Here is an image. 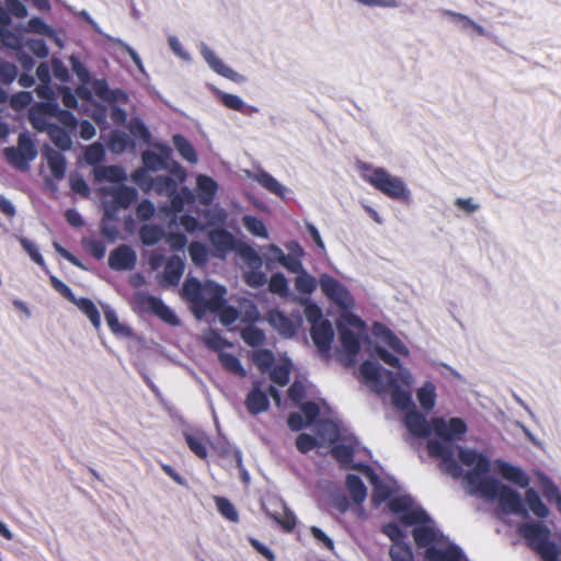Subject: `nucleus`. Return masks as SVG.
I'll use <instances>...</instances> for the list:
<instances>
[{
  "label": "nucleus",
  "mask_w": 561,
  "mask_h": 561,
  "mask_svg": "<svg viewBox=\"0 0 561 561\" xmlns=\"http://www.w3.org/2000/svg\"><path fill=\"white\" fill-rule=\"evenodd\" d=\"M427 448L431 456L440 460L445 472L461 480L468 493L497 503L504 512L524 513L520 493L496 478L500 476L518 488H526L530 484V477L520 467L501 459L491 460L471 447H459L457 459L450 456L448 446L432 442Z\"/></svg>",
  "instance_id": "f257e3e1"
},
{
  "label": "nucleus",
  "mask_w": 561,
  "mask_h": 561,
  "mask_svg": "<svg viewBox=\"0 0 561 561\" xmlns=\"http://www.w3.org/2000/svg\"><path fill=\"white\" fill-rule=\"evenodd\" d=\"M373 353L392 369H385L378 363L366 360L360 366V376L365 383L374 391L388 396L391 403L400 410L411 409L405 415V426L409 432L419 437L433 433L431 421L415 410L412 401V387L415 378L413 373L400 365L397 356L410 355L407 345L387 327L374 323L371 327Z\"/></svg>",
  "instance_id": "f03ea898"
},
{
  "label": "nucleus",
  "mask_w": 561,
  "mask_h": 561,
  "mask_svg": "<svg viewBox=\"0 0 561 561\" xmlns=\"http://www.w3.org/2000/svg\"><path fill=\"white\" fill-rule=\"evenodd\" d=\"M362 472L374 485L373 502H387L404 526L413 527L414 541L419 549L424 550L426 561H460V550L440 534L423 508L392 478H380L367 467Z\"/></svg>",
  "instance_id": "7ed1b4c3"
},
{
  "label": "nucleus",
  "mask_w": 561,
  "mask_h": 561,
  "mask_svg": "<svg viewBox=\"0 0 561 561\" xmlns=\"http://www.w3.org/2000/svg\"><path fill=\"white\" fill-rule=\"evenodd\" d=\"M319 286L322 295L339 311L336 327L340 333L342 360L346 366L354 365L360 347L359 337L365 330V322L355 313V298L345 284L328 273L319 275Z\"/></svg>",
  "instance_id": "20e7f679"
},
{
  "label": "nucleus",
  "mask_w": 561,
  "mask_h": 561,
  "mask_svg": "<svg viewBox=\"0 0 561 561\" xmlns=\"http://www.w3.org/2000/svg\"><path fill=\"white\" fill-rule=\"evenodd\" d=\"M93 175L98 183H110L99 188L102 197L105 216L107 218L115 217L118 208L129 207L137 198L136 190L123 184L127 179L124 169L117 165H103L93 169Z\"/></svg>",
  "instance_id": "39448f33"
},
{
  "label": "nucleus",
  "mask_w": 561,
  "mask_h": 561,
  "mask_svg": "<svg viewBox=\"0 0 561 561\" xmlns=\"http://www.w3.org/2000/svg\"><path fill=\"white\" fill-rule=\"evenodd\" d=\"M227 290L215 282L201 283L188 278L183 285L182 295L192 305L196 318L201 319L207 312H215L222 307Z\"/></svg>",
  "instance_id": "423d86ee"
},
{
  "label": "nucleus",
  "mask_w": 561,
  "mask_h": 561,
  "mask_svg": "<svg viewBox=\"0 0 561 561\" xmlns=\"http://www.w3.org/2000/svg\"><path fill=\"white\" fill-rule=\"evenodd\" d=\"M358 173L362 180L385 196L403 204L412 202V191L404 179L387 169L362 163L358 165Z\"/></svg>",
  "instance_id": "0eeeda50"
},
{
  "label": "nucleus",
  "mask_w": 561,
  "mask_h": 561,
  "mask_svg": "<svg viewBox=\"0 0 561 561\" xmlns=\"http://www.w3.org/2000/svg\"><path fill=\"white\" fill-rule=\"evenodd\" d=\"M518 533L543 561H561V547L550 539L551 530L546 524L537 520L525 522L520 524Z\"/></svg>",
  "instance_id": "6e6552de"
},
{
  "label": "nucleus",
  "mask_w": 561,
  "mask_h": 561,
  "mask_svg": "<svg viewBox=\"0 0 561 561\" xmlns=\"http://www.w3.org/2000/svg\"><path fill=\"white\" fill-rule=\"evenodd\" d=\"M251 359L260 370H268L272 381L276 385L283 387L288 382L293 367L288 357L280 356L275 359L270 351L255 350L251 353Z\"/></svg>",
  "instance_id": "1a4fd4ad"
},
{
  "label": "nucleus",
  "mask_w": 561,
  "mask_h": 561,
  "mask_svg": "<svg viewBox=\"0 0 561 561\" xmlns=\"http://www.w3.org/2000/svg\"><path fill=\"white\" fill-rule=\"evenodd\" d=\"M431 428L438 440L432 439L440 446H448L450 448V456L454 455L453 442L462 439L468 426L461 417H434L431 420Z\"/></svg>",
  "instance_id": "9d476101"
},
{
  "label": "nucleus",
  "mask_w": 561,
  "mask_h": 561,
  "mask_svg": "<svg viewBox=\"0 0 561 561\" xmlns=\"http://www.w3.org/2000/svg\"><path fill=\"white\" fill-rule=\"evenodd\" d=\"M381 533L391 541L389 557L391 561H413V553L405 542L407 535L396 523H387L381 526Z\"/></svg>",
  "instance_id": "9b49d317"
},
{
  "label": "nucleus",
  "mask_w": 561,
  "mask_h": 561,
  "mask_svg": "<svg viewBox=\"0 0 561 561\" xmlns=\"http://www.w3.org/2000/svg\"><path fill=\"white\" fill-rule=\"evenodd\" d=\"M337 437L339 430L336 424L325 421L321 423V428L318 431V437H313L307 433L298 435L296 438V447L300 453L307 454L322 444L335 442Z\"/></svg>",
  "instance_id": "f8f14e48"
},
{
  "label": "nucleus",
  "mask_w": 561,
  "mask_h": 561,
  "mask_svg": "<svg viewBox=\"0 0 561 561\" xmlns=\"http://www.w3.org/2000/svg\"><path fill=\"white\" fill-rule=\"evenodd\" d=\"M135 301L141 310L153 313L165 323L172 327L180 325L178 316L161 299L145 293H138L135 296Z\"/></svg>",
  "instance_id": "ddd939ff"
},
{
  "label": "nucleus",
  "mask_w": 561,
  "mask_h": 561,
  "mask_svg": "<svg viewBox=\"0 0 561 561\" xmlns=\"http://www.w3.org/2000/svg\"><path fill=\"white\" fill-rule=\"evenodd\" d=\"M133 181L144 191H154L158 194L173 195L176 183L169 176L151 179L145 169H138L133 173Z\"/></svg>",
  "instance_id": "4468645a"
},
{
  "label": "nucleus",
  "mask_w": 561,
  "mask_h": 561,
  "mask_svg": "<svg viewBox=\"0 0 561 561\" xmlns=\"http://www.w3.org/2000/svg\"><path fill=\"white\" fill-rule=\"evenodd\" d=\"M201 55L204 60L207 62L209 68L215 71L217 75L231 80L236 83H242L245 81V77L234 71L228 65L224 62V60L208 46L205 44L201 45Z\"/></svg>",
  "instance_id": "2eb2a0df"
},
{
  "label": "nucleus",
  "mask_w": 561,
  "mask_h": 561,
  "mask_svg": "<svg viewBox=\"0 0 561 561\" xmlns=\"http://www.w3.org/2000/svg\"><path fill=\"white\" fill-rule=\"evenodd\" d=\"M526 491L524 496L520 495L522 506L524 507V513L510 512L511 514H515L518 516L526 517L529 513H533L535 516L539 518H547L550 514L549 507L542 501L539 493L534 489L526 486Z\"/></svg>",
  "instance_id": "dca6fc26"
},
{
  "label": "nucleus",
  "mask_w": 561,
  "mask_h": 561,
  "mask_svg": "<svg viewBox=\"0 0 561 561\" xmlns=\"http://www.w3.org/2000/svg\"><path fill=\"white\" fill-rule=\"evenodd\" d=\"M526 491L524 496L520 495L522 506L524 507V513L510 512L511 514H515L518 516L526 517L529 513H533L535 516L539 518H547L550 514L549 507L542 501L539 493L534 489L526 486Z\"/></svg>",
  "instance_id": "f3484780"
},
{
  "label": "nucleus",
  "mask_w": 561,
  "mask_h": 561,
  "mask_svg": "<svg viewBox=\"0 0 561 561\" xmlns=\"http://www.w3.org/2000/svg\"><path fill=\"white\" fill-rule=\"evenodd\" d=\"M264 510L285 531H291L296 526V516L280 500H273L264 505Z\"/></svg>",
  "instance_id": "a211bd4d"
},
{
  "label": "nucleus",
  "mask_w": 561,
  "mask_h": 561,
  "mask_svg": "<svg viewBox=\"0 0 561 561\" xmlns=\"http://www.w3.org/2000/svg\"><path fill=\"white\" fill-rule=\"evenodd\" d=\"M208 238L213 247L214 255L219 259H225L229 252L234 251L239 242L232 233L225 229L210 231Z\"/></svg>",
  "instance_id": "6ab92c4d"
},
{
  "label": "nucleus",
  "mask_w": 561,
  "mask_h": 561,
  "mask_svg": "<svg viewBox=\"0 0 561 561\" xmlns=\"http://www.w3.org/2000/svg\"><path fill=\"white\" fill-rule=\"evenodd\" d=\"M267 321L284 337H291L302 323L299 314L290 319L279 310H272L267 314Z\"/></svg>",
  "instance_id": "aec40b11"
},
{
  "label": "nucleus",
  "mask_w": 561,
  "mask_h": 561,
  "mask_svg": "<svg viewBox=\"0 0 561 561\" xmlns=\"http://www.w3.org/2000/svg\"><path fill=\"white\" fill-rule=\"evenodd\" d=\"M171 158V149L164 145H156L153 149L142 153L145 170L158 171L167 169Z\"/></svg>",
  "instance_id": "412c9836"
},
{
  "label": "nucleus",
  "mask_w": 561,
  "mask_h": 561,
  "mask_svg": "<svg viewBox=\"0 0 561 561\" xmlns=\"http://www.w3.org/2000/svg\"><path fill=\"white\" fill-rule=\"evenodd\" d=\"M319 407L313 402H306L302 404L300 413H291L288 417L287 424L291 431H300L304 427H308L316 422V417L319 414Z\"/></svg>",
  "instance_id": "4be33fe9"
},
{
  "label": "nucleus",
  "mask_w": 561,
  "mask_h": 561,
  "mask_svg": "<svg viewBox=\"0 0 561 561\" xmlns=\"http://www.w3.org/2000/svg\"><path fill=\"white\" fill-rule=\"evenodd\" d=\"M310 332L311 339L318 351L322 354H328L334 339V331L331 322L328 320L325 322L313 324Z\"/></svg>",
  "instance_id": "5701e85b"
},
{
  "label": "nucleus",
  "mask_w": 561,
  "mask_h": 561,
  "mask_svg": "<svg viewBox=\"0 0 561 561\" xmlns=\"http://www.w3.org/2000/svg\"><path fill=\"white\" fill-rule=\"evenodd\" d=\"M249 179L254 180L260 185H262L264 188H266L270 193L280 197L286 198L289 190L283 185L280 182H278L274 176L271 174L259 171V172H245Z\"/></svg>",
  "instance_id": "b1692460"
},
{
  "label": "nucleus",
  "mask_w": 561,
  "mask_h": 561,
  "mask_svg": "<svg viewBox=\"0 0 561 561\" xmlns=\"http://www.w3.org/2000/svg\"><path fill=\"white\" fill-rule=\"evenodd\" d=\"M534 477L548 501L553 503L561 514V492L558 485L542 471H534Z\"/></svg>",
  "instance_id": "393cba45"
},
{
  "label": "nucleus",
  "mask_w": 561,
  "mask_h": 561,
  "mask_svg": "<svg viewBox=\"0 0 561 561\" xmlns=\"http://www.w3.org/2000/svg\"><path fill=\"white\" fill-rule=\"evenodd\" d=\"M219 190L218 183L210 176L198 174L196 176V193L203 205H210Z\"/></svg>",
  "instance_id": "a878e982"
},
{
  "label": "nucleus",
  "mask_w": 561,
  "mask_h": 561,
  "mask_svg": "<svg viewBox=\"0 0 561 561\" xmlns=\"http://www.w3.org/2000/svg\"><path fill=\"white\" fill-rule=\"evenodd\" d=\"M366 450L353 437H345L334 446L333 456L343 465L351 463L352 457Z\"/></svg>",
  "instance_id": "bb28decb"
},
{
  "label": "nucleus",
  "mask_w": 561,
  "mask_h": 561,
  "mask_svg": "<svg viewBox=\"0 0 561 561\" xmlns=\"http://www.w3.org/2000/svg\"><path fill=\"white\" fill-rule=\"evenodd\" d=\"M108 262L114 270H130L136 263V254L129 247L121 245L110 254Z\"/></svg>",
  "instance_id": "cd10ccee"
},
{
  "label": "nucleus",
  "mask_w": 561,
  "mask_h": 561,
  "mask_svg": "<svg viewBox=\"0 0 561 561\" xmlns=\"http://www.w3.org/2000/svg\"><path fill=\"white\" fill-rule=\"evenodd\" d=\"M48 105H55V103L47 101L41 105L32 107L30 111L31 123L37 130H48L53 126L50 119L55 117L54 113L48 110Z\"/></svg>",
  "instance_id": "c85d7f7f"
},
{
  "label": "nucleus",
  "mask_w": 561,
  "mask_h": 561,
  "mask_svg": "<svg viewBox=\"0 0 561 561\" xmlns=\"http://www.w3.org/2000/svg\"><path fill=\"white\" fill-rule=\"evenodd\" d=\"M416 400L424 411H432L436 405L437 388L433 381L426 380L415 390Z\"/></svg>",
  "instance_id": "c756f323"
},
{
  "label": "nucleus",
  "mask_w": 561,
  "mask_h": 561,
  "mask_svg": "<svg viewBox=\"0 0 561 561\" xmlns=\"http://www.w3.org/2000/svg\"><path fill=\"white\" fill-rule=\"evenodd\" d=\"M291 273L297 274L295 278V289L297 293L310 296L314 293L317 285L319 284V278L317 279L313 275H311L304 265L300 266L299 271H290Z\"/></svg>",
  "instance_id": "7c9ffc66"
},
{
  "label": "nucleus",
  "mask_w": 561,
  "mask_h": 561,
  "mask_svg": "<svg viewBox=\"0 0 561 561\" xmlns=\"http://www.w3.org/2000/svg\"><path fill=\"white\" fill-rule=\"evenodd\" d=\"M245 405L251 414L264 412L268 408V399L261 389V383L255 382L252 391L248 394Z\"/></svg>",
  "instance_id": "2f4dec72"
},
{
  "label": "nucleus",
  "mask_w": 561,
  "mask_h": 561,
  "mask_svg": "<svg viewBox=\"0 0 561 561\" xmlns=\"http://www.w3.org/2000/svg\"><path fill=\"white\" fill-rule=\"evenodd\" d=\"M296 301L304 307L305 317L311 327H313V324L328 321L323 318L321 307L308 297H297Z\"/></svg>",
  "instance_id": "473e14b6"
},
{
  "label": "nucleus",
  "mask_w": 561,
  "mask_h": 561,
  "mask_svg": "<svg viewBox=\"0 0 561 561\" xmlns=\"http://www.w3.org/2000/svg\"><path fill=\"white\" fill-rule=\"evenodd\" d=\"M442 14L444 18L456 23L459 27H461L465 31L472 30L478 35H484L485 33L484 28L481 25L477 24L467 15L450 10H444Z\"/></svg>",
  "instance_id": "72a5a7b5"
},
{
  "label": "nucleus",
  "mask_w": 561,
  "mask_h": 561,
  "mask_svg": "<svg viewBox=\"0 0 561 561\" xmlns=\"http://www.w3.org/2000/svg\"><path fill=\"white\" fill-rule=\"evenodd\" d=\"M241 221L247 231L253 237L265 240L270 238L266 225L259 217L252 215H244Z\"/></svg>",
  "instance_id": "f704fd0d"
},
{
  "label": "nucleus",
  "mask_w": 561,
  "mask_h": 561,
  "mask_svg": "<svg viewBox=\"0 0 561 561\" xmlns=\"http://www.w3.org/2000/svg\"><path fill=\"white\" fill-rule=\"evenodd\" d=\"M184 271V262L178 257H171L164 268L163 282L165 285H175L179 283Z\"/></svg>",
  "instance_id": "c9c22d12"
},
{
  "label": "nucleus",
  "mask_w": 561,
  "mask_h": 561,
  "mask_svg": "<svg viewBox=\"0 0 561 561\" xmlns=\"http://www.w3.org/2000/svg\"><path fill=\"white\" fill-rule=\"evenodd\" d=\"M92 88H93L94 93L102 100L115 101V102H126V100H127V95L123 91H121V90L110 91L107 89L105 81H103V80L94 81L92 84Z\"/></svg>",
  "instance_id": "e433bc0d"
},
{
  "label": "nucleus",
  "mask_w": 561,
  "mask_h": 561,
  "mask_svg": "<svg viewBox=\"0 0 561 561\" xmlns=\"http://www.w3.org/2000/svg\"><path fill=\"white\" fill-rule=\"evenodd\" d=\"M234 252L247 263L249 267H261L262 260L260 255L245 242L239 240Z\"/></svg>",
  "instance_id": "4c0bfd02"
},
{
  "label": "nucleus",
  "mask_w": 561,
  "mask_h": 561,
  "mask_svg": "<svg viewBox=\"0 0 561 561\" xmlns=\"http://www.w3.org/2000/svg\"><path fill=\"white\" fill-rule=\"evenodd\" d=\"M265 259L268 266L277 263L285 267L287 271H291L293 263L289 262L287 254L276 244H268L266 248Z\"/></svg>",
  "instance_id": "58836bf2"
},
{
  "label": "nucleus",
  "mask_w": 561,
  "mask_h": 561,
  "mask_svg": "<svg viewBox=\"0 0 561 561\" xmlns=\"http://www.w3.org/2000/svg\"><path fill=\"white\" fill-rule=\"evenodd\" d=\"M346 488L355 503L360 504L365 501L367 496V491L363 481L357 476H347Z\"/></svg>",
  "instance_id": "ea45409f"
},
{
  "label": "nucleus",
  "mask_w": 561,
  "mask_h": 561,
  "mask_svg": "<svg viewBox=\"0 0 561 561\" xmlns=\"http://www.w3.org/2000/svg\"><path fill=\"white\" fill-rule=\"evenodd\" d=\"M75 304L91 321L95 329L101 327V317L95 305L88 298H76Z\"/></svg>",
  "instance_id": "a19ab883"
},
{
  "label": "nucleus",
  "mask_w": 561,
  "mask_h": 561,
  "mask_svg": "<svg viewBox=\"0 0 561 561\" xmlns=\"http://www.w3.org/2000/svg\"><path fill=\"white\" fill-rule=\"evenodd\" d=\"M312 394V385L302 380L295 381L288 390V396L295 403H300L304 399L309 398Z\"/></svg>",
  "instance_id": "79ce46f5"
},
{
  "label": "nucleus",
  "mask_w": 561,
  "mask_h": 561,
  "mask_svg": "<svg viewBox=\"0 0 561 561\" xmlns=\"http://www.w3.org/2000/svg\"><path fill=\"white\" fill-rule=\"evenodd\" d=\"M202 340L207 347L217 352L218 355L226 351L227 347L231 346V344L225 341L216 331L210 329L203 333Z\"/></svg>",
  "instance_id": "37998d69"
},
{
  "label": "nucleus",
  "mask_w": 561,
  "mask_h": 561,
  "mask_svg": "<svg viewBox=\"0 0 561 561\" xmlns=\"http://www.w3.org/2000/svg\"><path fill=\"white\" fill-rule=\"evenodd\" d=\"M47 161L54 176L56 179H62L66 172L65 157L61 153L49 149L47 151Z\"/></svg>",
  "instance_id": "c03bdc74"
},
{
  "label": "nucleus",
  "mask_w": 561,
  "mask_h": 561,
  "mask_svg": "<svg viewBox=\"0 0 561 561\" xmlns=\"http://www.w3.org/2000/svg\"><path fill=\"white\" fill-rule=\"evenodd\" d=\"M173 144L183 159L191 163H196L198 161L194 147L185 138L180 135H175L173 137Z\"/></svg>",
  "instance_id": "a18cd8bd"
},
{
  "label": "nucleus",
  "mask_w": 561,
  "mask_h": 561,
  "mask_svg": "<svg viewBox=\"0 0 561 561\" xmlns=\"http://www.w3.org/2000/svg\"><path fill=\"white\" fill-rule=\"evenodd\" d=\"M218 358L221 365L230 373L239 377H244L247 375V370L243 368L240 360L232 354L224 351L218 355Z\"/></svg>",
  "instance_id": "49530a36"
},
{
  "label": "nucleus",
  "mask_w": 561,
  "mask_h": 561,
  "mask_svg": "<svg viewBox=\"0 0 561 561\" xmlns=\"http://www.w3.org/2000/svg\"><path fill=\"white\" fill-rule=\"evenodd\" d=\"M171 196V209L174 213L182 211L186 205L192 204L194 201L193 193L187 187H183L179 192L175 191Z\"/></svg>",
  "instance_id": "de8ad7c7"
},
{
  "label": "nucleus",
  "mask_w": 561,
  "mask_h": 561,
  "mask_svg": "<svg viewBox=\"0 0 561 561\" xmlns=\"http://www.w3.org/2000/svg\"><path fill=\"white\" fill-rule=\"evenodd\" d=\"M268 290L279 297H287L289 291L288 279L283 273H275L268 280Z\"/></svg>",
  "instance_id": "09e8293b"
},
{
  "label": "nucleus",
  "mask_w": 561,
  "mask_h": 561,
  "mask_svg": "<svg viewBox=\"0 0 561 561\" xmlns=\"http://www.w3.org/2000/svg\"><path fill=\"white\" fill-rule=\"evenodd\" d=\"M285 247L288 251V253H286L287 257L289 262L293 263L291 271H299L300 266H302L301 259L305 255V250L296 241H289Z\"/></svg>",
  "instance_id": "8fccbe9b"
},
{
  "label": "nucleus",
  "mask_w": 561,
  "mask_h": 561,
  "mask_svg": "<svg viewBox=\"0 0 561 561\" xmlns=\"http://www.w3.org/2000/svg\"><path fill=\"white\" fill-rule=\"evenodd\" d=\"M190 449L199 458L207 457L206 439L199 434L188 433L185 436Z\"/></svg>",
  "instance_id": "3c124183"
},
{
  "label": "nucleus",
  "mask_w": 561,
  "mask_h": 561,
  "mask_svg": "<svg viewBox=\"0 0 561 561\" xmlns=\"http://www.w3.org/2000/svg\"><path fill=\"white\" fill-rule=\"evenodd\" d=\"M454 206L458 211L467 216L473 215L481 209L480 203L473 197H457L454 201Z\"/></svg>",
  "instance_id": "603ef678"
},
{
  "label": "nucleus",
  "mask_w": 561,
  "mask_h": 561,
  "mask_svg": "<svg viewBox=\"0 0 561 561\" xmlns=\"http://www.w3.org/2000/svg\"><path fill=\"white\" fill-rule=\"evenodd\" d=\"M103 312H104L106 323L114 334H121V335L129 334L128 329L125 325L119 323L118 318L113 309H111L108 306H103Z\"/></svg>",
  "instance_id": "864d4df0"
},
{
  "label": "nucleus",
  "mask_w": 561,
  "mask_h": 561,
  "mask_svg": "<svg viewBox=\"0 0 561 561\" xmlns=\"http://www.w3.org/2000/svg\"><path fill=\"white\" fill-rule=\"evenodd\" d=\"M162 236L163 230L154 225H145L140 229V238L146 245L156 244L162 238Z\"/></svg>",
  "instance_id": "5fc2aeb1"
},
{
  "label": "nucleus",
  "mask_w": 561,
  "mask_h": 561,
  "mask_svg": "<svg viewBox=\"0 0 561 561\" xmlns=\"http://www.w3.org/2000/svg\"><path fill=\"white\" fill-rule=\"evenodd\" d=\"M48 134L51 141L61 150H68L71 147L70 136L59 127L53 125L48 129Z\"/></svg>",
  "instance_id": "6e6d98bb"
},
{
  "label": "nucleus",
  "mask_w": 561,
  "mask_h": 561,
  "mask_svg": "<svg viewBox=\"0 0 561 561\" xmlns=\"http://www.w3.org/2000/svg\"><path fill=\"white\" fill-rule=\"evenodd\" d=\"M21 154L26 163L33 160L36 157V149L32 142V140L24 134L19 137V146L15 148Z\"/></svg>",
  "instance_id": "4d7b16f0"
},
{
  "label": "nucleus",
  "mask_w": 561,
  "mask_h": 561,
  "mask_svg": "<svg viewBox=\"0 0 561 561\" xmlns=\"http://www.w3.org/2000/svg\"><path fill=\"white\" fill-rule=\"evenodd\" d=\"M188 252L196 265H204L208 260V249L201 242H193L188 248Z\"/></svg>",
  "instance_id": "13d9d810"
},
{
  "label": "nucleus",
  "mask_w": 561,
  "mask_h": 561,
  "mask_svg": "<svg viewBox=\"0 0 561 561\" xmlns=\"http://www.w3.org/2000/svg\"><path fill=\"white\" fill-rule=\"evenodd\" d=\"M216 507L219 513L230 522H238L239 515L234 506L224 497L215 499Z\"/></svg>",
  "instance_id": "bf43d9fd"
},
{
  "label": "nucleus",
  "mask_w": 561,
  "mask_h": 561,
  "mask_svg": "<svg viewBox=\"0 0 561 561\" xmlns=\"http://www.w3.org/2000/svg\"><path fill=\"white\" fill-rule=\"evenodd\" d=\"M204 217L209 226L222 225L226 222L228 214L222 207H213L204 213Z\"/></svg>",
  "instance_id": "052dcab7"
},
{
  "label": "nucleus",
  "mask_w": 561,
  "mask_h": 561,
  "mask_svg": "<svg viewBox=\"0 0 561 561\" xmlns=\"http://www.w3.org/2000/svg\"><path fill=\"white\" fill-rule=\"evenodd\" d=\"M251 271L244 273L245 283L254 288L261 287L266 283V275L261 271V267H250Z\"/></svg>",
  "instance_id": "680f3d73"
},
{
  "label": "nucleus",
  "mask_w": 561,
  "mask_h": 561,
  "mask_svg": "<svg viewBox=\"0 0 561 561\" xmlns=\"http://www.w3.org/2000/svg\"><path fill=\"white\" fill-rule=\"evenodd\" d=\"M0 39L5 47L12 49L19 50L23 46L22 38L5 27L0 30Z\"/></svg>",
  "instance_id": "e2e57ef3"
},
{
  "label": "nucleus",
  "mask_w": 561,
  "mask_h": 561,
  "mask_svg": "<svg viewBox=\"0 0 561 561\" xmlns=\"http://www.w3.org/2000/svg\"><path fill=\"white\" fill-rule=\"evenodd\" d=\"M104 157V149L99 142H94L85 148L84 160L89 164H96Z\"/></svg>",
  "instance_id": "0e129e2a"
},
{
  "label": "nucleus",
  "mask_w": 561,
  "mask_h": 561,
  "mask_svg": "<svg viewBox=\"0 0 561 561\" xmlns=\"http://www.w3.org/2000/svg\"><path fill=\"white\" fill-rule=\"evenodd\" d=\"M20 243L24 251L30 255V257L39 266L45 267V261L42 254L39 253L37 247L28 239L21 238Z\"/></svg>",
  "instance_id": "69168bd1"
},
{
  "label": "nucleus",
  "mask_w": 561,
  "mask_h": 561,
  "mask_svg": "<svg viewBox=\"0 0 561 561\" xmlns=\"http://www.w3.org/2000/svg\"><path fill=\"white\" fill-rule=\"evenodd\" d=\"M241 335L243 341L251 346H256L264 341V333L254 327L245 328Z\"/></svg>",
  "instance_id": "338daca9"
},
{
  "label": "nucleus",
  "mask_w": 561,
  "mask_h": 561,
  "mask_svg": "<svg viewBox=\"0 0 561 561\" xmlns=\"http://www.w3.org/2000/svg\"><path fill=\"white\" fill-rule=\"evenodd\" d=\"M218 96L221 103L230 110L242 111L244 106L243 100L236 94L218 92Z\"/></svg>",
  "instance_id": "774afa93"
}]
</instances>
